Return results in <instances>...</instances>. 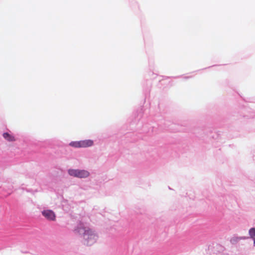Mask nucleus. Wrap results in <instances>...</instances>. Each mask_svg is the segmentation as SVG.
Masks as SVG:
<instances>
[{"label":"nucleus","instance_id":"1a4fd4ad","mask_svg":"<svg viewBox=\"0 0 255 255\" xmlns=\"http://www.w3.org/2000/svg\"><path fill=\"white\" fill-rule=\"evenodd\" d=\"M254 244L255 246V238L254 239Z\"/></svg>","mask_w":255,"mask_h":255},{"label":"nucleus","instance_id":"6e6552de","mask_svg":"<svg viewBox=\"0 0 255 255\" xmlns=\"http://www.w3.org/2000/svg\"><path fill=\"white\" fill-rule=\"evenodd\" d=\"M249 234L251 238H254L255 237V228H252L249 230Z\"/></svg>","mask_w":255,"mask_h":255},{"label":"nucleus","instance_id":"20e7f679","mask_svg":"<svg viewBox=\"0 0 255 255\" xmlns=\"http://www.w3.org/2000/svg\"><path fill=\"white\" fill-rule=\"evenodd\" d=\"M89 172L85 170H79L78 172L77 177L78 178H86L89 176Z\"/></svg>","mask_w":255,"mask_h":255},{"label":"nucleus","instance_id":"f257e3e1","mask_svg":"<svg viewBox=\"0 0 255 255\" xmlns=\"http://www.w3.org/2000/svg\"><path fill=\"white\" fill-rule=\"evenodd\" d=\"M77 230L80 234L83 235L84 239L87 241V245H91L96 242L97 240L96 234L89 228L84 227L82 224H80Z\"/></svg>","mask_w":255,"mask_h":255},{"label":"nucleus","instance_id":"0eeeda50","mask_svg":"<svg viewBox=\"0 0 255 255\" xmlns=\"http://www.w3.org/2000/svg\"><path fill=\"white\" fill-rule=\"evenodd\" d=\"M78 170L76 169H69L68 173L71 176L77 177Z\"/></svg>","mask_w":255,"mask_h":255},{"label":"nucleus","instance_id":"39448f33","mask_svg":"<svg viewBox=\"0 0 255 255\" xmlns=\"http://www.w3.org/2000/svg\"><path fill=\"white\" fill-rule=\"evenodd\" d=\"M3 137L8 141H14L15 140V137L12 135L9 134L8 132L3 133Z\"/></svg>","mask_w":255,"mask_h":255},{"label":"nucleus","instance_id":"423d86ee","mask_svg":"<svg viewBox=\"0 0 255 255\" xmlns=\"http://www.w3.org/2000/svg\"><path fill=\"white\" fill-rule=\"evenodd\" d=\"M69 145L75 148H81L80 141H72L69 143Z\"/></svg>","mask_w":255,"mask_h":255},{"label":"nucleus","instance_id":"7ed1b4c3","mask_svg":"<svg viewBox=\"0 0 255 255\" xmlns=\"http://www.w3.org/2000/svg\"><path fill=\"white\" fill-rule=\"evenodd\" d=\"M94 142L90 139L80 140V147L85 148L91 146L93 145Z\"/></svg>","mask_w":255,"mask_h":255},{"label":"nucleus","instance_id":"f03ea898","mask_svg":"<svg viewBox=\"0 0 255 255\" xmlns=\"http://www.w3.org/2000/svg\"><path fill=\"white\" fill-rule=\"evenodd\" d=\"M42 214L48 220L54 221L55 220V214L52 210H44L42 212Z\"/></svg>","mask_w":255,"mask_h":255}]
</instances>
